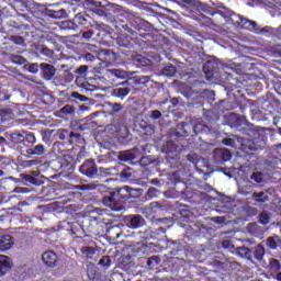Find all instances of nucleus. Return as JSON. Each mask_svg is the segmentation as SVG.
Segmentation results:
<instances>
[{
	"mask_svg": "<svg viewBox=\"0 0 281 281\" xmlns=\"http://www.w3.org/2000/svg\"><path fill=\"white\" fill-rule=\"evenodd\" d=\"M182 3H187V5H191L198 11L206 12L214 16V14H220L224 19H231L234 25L237 27H244V30H249V32H254L255 34H269L270 29L269 26L260 27L258 23L254 20H249L240 14H236L232 9L225 7L222 2L213 3L214 8L202 3L199 0H181Z\"/></svg>",
	"mask_w": 281,
	"mask_h": 281,
	"instance_id": "f257e3e1",
	"label": "nucleus"
},
{
	"mask_svg": "<svg viewBox=\"0 0 281 281\" xmlns=\"http://www.w3.org/2000/svg\"><path fill=\"white\" fill-rule=\"evenodd\" d=\"M97 212L99 213L98 216H90L86 217L81 222V224H78L77 222H71L70 220H64L58 224V228L61 232H68L71 236H78L80 235V232L83 234H91L92 236L99 235V224L103 223V210L97 209Z\"/></svg>",
	"mask_w": 281,
	"mask_h": 281,
	"instance_id": "f03ea898",
	"label": "nucleus"
},
{
	"mask_svg": "<svg viewBox=\"0 0 281 281\" xmlns=\"http://www.w3.org/2000/svg\"><path fill=\"white\" fill-rule=\"evenodd\" d=\"M139 195H142V189H132L128 186H124L111 192V194L103 196L102 203L113 212H121L128 200L139 199Z\"/></svg>",
	"mask_w": 281,
	"mask_h": 281,
	"instance_id": "7ed1b4c3",
	"label": "nucleus"
},
{
	"mask_svg": "<svg viewBox=\"0 0 281 281\" xmlns=\"http://www.w3.org/2000/svg\"><path fill=\"white\" fill-rule=\"evenodd\" d=\"M83 58L90 65H82L76 69V71H88V69H93V71H100L101 69H106V67H113V60L115 58V54L111 52V49H100L98 55H93L92 53H86Z\"/></svg>",
	"mask_w": 281,
	"mask_h": 281,
	"instance_id": "20e7f679",
	"label": "nucleus"
},
{
	"mask_svg": "<svg viewBox=\"0 0 281 281\" xmlns=\"http://www.w3.org/2000/svg\"><path fill=\"white\" fill-rule=\"evenodd\" d=\"M132 74L136 72H106V82L111 83L112 86H130L132 88L138 86H146L149 82V76H136L131 77Z\"/></svg>",
	"mask_w": 281,
	"mask_h": 281,
	"instance_id": "39448f33",
	"label": "nucleus"
},
{
	"mask_svg": "<svg viewBox=\"0 0 281 281\" xmlns=\"http://www.w3.org/2000/svg\"><path fill=\"white\" fill-rule=\"evenodd\" d=\"M79 173L86 176L87 179L95 180L109 175V170L103 167L97 168L95 160L87 159L81 164V166H79Z\"/></svg>",
	"mask_w": 281,
	"mask_h": 281,
	"instance_id": "423d86ee",
	"label": "nucleus"
},
{
	"mask_svg": "<svg viewBox=\"0 0 281 281\" xmlns=\"http://www.w3.org/2000/svg\"><path fill=\"white\" fill-rule=\"evenodd\" d=\"M106 133L114 137L121 145H127L130 142L131 132L128 131V126L123 123L108 125Z\"/></svg>",
	"mask_w": 281,
	"mask_h": 281,
	"instance_id": "0eeeda50",
	"label": "nucleus"
},
{
	"mask_svg": "<svg viewBox=\"0 0 281 281\" xmlns=\"http://www.w3.org/2000/svg\"><path fill=\"white\" fill-rule=\"evenodd\" d=\"M221 69H232L233 71H240L236 63L229 60L224 63L223 60L216 59V57H210L203 65V71H216Z\"/></svg>",
	"mask_w": 281,
	"mask_h": 281,
	"instance_id": "6e6552de",
	"label": "nucleus"
},
{
	"mask_svg": "<svg viewBox=\"0 0 281 281\" xmlns=\"http://www.w3.org/2000/svg\"><path fill=\"white\" fill-rule=\"evenodd\" d=\"M18 151L25 157H41L45 156L46 147L43 144L26 143L15 146Z\"/></svg>",
	"mask_w": 281,
	"mask_h": 281,
	"instance_id": "1a4fd4ad",
	"label": "nucleus"
},
{
	"mask_svg": "<svg viewBox=\"0 0 281 281\" xmlns=\"http://www.w3.org/2000/svg\"><path fill=\"white\" fill-rule=\"evenodd\" d=\"M9 142L13 146H21L27 144H36V135L33 132L25 130L21 132H13L9 135Z\"/></svg>",
	"mask_w": 281,
	"mask_h": 281,
	"instance_id": "9d476101",
	"label": "nucleus"
},
{
	"mask_svg": "<svg viewBox=\"0 0 281 281\" xmlns=\"http://www.w3.org/2000/svg\"><path fill=\"white\" fill-rule=\"evenodd\" d=\"M76 74L81 76V77L76 78V85L79 88H81V89H83L86 91H89V92L97 90V86L94 83L95 82V78H93V77H89V78L86 77V74H88V72H76Z\"/></svg>",
	"mask_w": 281,
	"mask_h": 281,
	"instance_id": "9b49d317",
	"label": "nucleus"
},
{
	"mask_svg": "<svg viewBox=\"0 0 281 281\" xmlns=\"http://www.w3.org/2000/svg\"><path fill=\"white\" fill-rule=\"evenodd\" d=\"M122 222L124 223V225H126V227H128L130 229H138L144 227V225H146V221L144 220V217L139 214H133V215H125L122 218Z\"/></svg>",
	"mask_w": 281,
	"mask_h": 281,
	"instance_id": "f8f14e48",
	"label": "nucleus"
},
{
	"mask_svg": "<svg viewBox=\"0 0 281 281\" xmlns=\"http://www.w3.org/2000/svg\"><path fill=\"white\" fill-rule=\"evenodd\" d=\"M184 267H187V260L172 257L167 260V270L171 272H184Z\"/></svg>",
	"mask_w": 281,
	"mask_h": 281,
	"instance_id": "ddd939ff",
	"label": "nucleus"
},
{
	"mask_svg": "<svg viewBox=\"0 0 281 281\" xmlns=\"http://www.w3.org/2000/svg\"><path fill=\"white\" fill-rule=\"evenodd\" d=\"M202 127L201 124L199 125H191L190 123L182 122L179 124V132H177V135L181 137H189V131L194 132V134H199V131Z\"/></svg>",
	"mask_w": 281,
	"mask_h": 281,
	"instance_id": "4468645a",
	"label": "nucleus"
},
{
	"mask_svg": "<svg viewBox=\"0 0 281 281\" xmlns=\"http://www.w3.org/2000/svg\"><path fill=\"white\" fill-rule=\"evenodd\" d=\"M43 263L48 268H55L58 263V255L53 250H47L43 254Z\"/></svg>",
	"mask_w": 281,
	"mask_h": 281,
	"instance_id": "2eb2a0df",
	"label": "nucleus"
},
{
	"mask_svg": "<svg viewBox=\"0 0 281 281\" xmlns=\"http://www.w3.org/2000/svg\"><path fill=\"white\" fill-rule=\"evenodd\" d=\"M97 127H98L97 122L89 116H87L86 119H81L78 125V130L81 132H86V131L93 132L97 130Z\"/></svg>",
	"mask_w": 281,
	"mask_h": 281,
	"instance_id": "dca6fc26",
	"label": "nucleus"
},
{
	"mask_svg": "<svg viewBox=\"0 0 281 281\" xmlns=\"http://www.w3.org/2000/svg\"><path fill=\"white\" fill-rule=\"evenodd\" d=\"M132 27L137 30V32H148V30H150V23L139 16H136L132 20Z\"/></svg>",
	"mask_w": 281,
	"mask_h": 281,
	"instance_id": "f3484780",
	"label": "nucleus"
},
{
	"mask_svg": "<svg viewBox=\"0 0 281 281\" xmlns=\"http://www.w3.org/2000/svg\"><path fill=\"white\" fill-rule=\"evenodd\" d=\"M63 142H64V144L70 145V146H78L81 148L86 147V138L83 136H81L80 133H78L74 136H70L69 138H66Z\"/></svg>",
	"mask_w": 281,
	"mask_h": 281,
	"instance_id": "a211bd4d",
	"label": "nucleus"
},
{
	"mask_svg": "<svg viewBox=\"0 0 281 281\" xmlns=\"http://www.w3.org/2000/svg\"><path fill=\"white\" fill-rule=\"evenodd\" d=\"M23 181H25L26 184L35 187H41L45 184V181H43L40 175L24 173Z\"/></svg>",
	"mask_w": 281,
	"mask_h": 281,
	"instance_id": "6ab92c4d",
	"label": "nucleus"
},
{
	"mask_svg": "<svg viewBox=\"0 0 281 281\" xmlns=\"http://www.w3.org/2000/svg\"><path fill=\"white\" fill-rule=\"evenodd\" d=\"M24 69H27V71H38V69H42V71H56L53 65L45 64V63H42L41 65L36 63L27 64V65H24Z\"/></svg>",
	"mask_w": 281,
	"mask_h": 281,
	"instance_id": "aec40b11",
	"label": "nucleus"
},
{
	"mask_svg": "<svg viewBox=\"0 0 281 281\" xmlns=\"http://www.w3.org/2000/svg\"><path fill=\"white\" fill-rule=\"evenodd\" d=\"M14 245L13 237L11 235L0 236V252L9 251Z\"/></svg>",
	"mask_w": 281,
	"mask_h": 281,
	"instance_id": "412c9836",
	"label": "nucleus"
},
{
	"mask_svg": "<svg viewBox=\"0 0 281 281\" xmlns=\"http://www.w3.org/2000/svg\"><path fill=\"white\" fill-rule=\"evenodd\" d=\"M13 263L11 262L10 257L0 255V278L5 276V273L10 272Z\"/></svg>",
	"mask_w": 281,
	"mask_h": 281,
	"instance_id": "4be33fe9",
	"label": "nucleus"
},
{
	"mask_svg": "<svg viewBox=\"0 0 281 281\" xmlns=\"http://www.w3.org/2000/svg\"><path fill=\"white\" fill-rule=\"evenodd\" d=\"M133 63L136 67H150V65H153V60L144 55L134 56Z\"/></svg>",
	"mask_w": 281,
	"mask_h": 281,
	"instance_id": "5701e85b",
	"label": "nucleus"
},
{
	"mask_svg": "<svg viewBox=\"0 0 281 281\" xmlns=\"http://www.w3.org/2000/svg\"><path fill=\"white\" fill-rule=\"evenodd\" d=\"M182 97L187 98V100L191 101V104H195L194 100H199L201 98L200 92H195L192 88H187L182 90Z\"/></svg>",
	"mask_w": 281,
	"mask_h": 281,
	"instance_id": "b1692460",
	"label": "nucleus"
},
{
	"mask_svg": "<svg viewBox=\"0 0 281 281\" xmlns=\"http://www.w3.org/2000/svg\"><path fill=\"white\" fill-rule=\"evenodd\" d=\"M79 251L86 260H93V257H95V246H83Z\"/></svg>",
	"mask_w": 281,
	"mask_h": 281,
	"instance_id": "393cba45",
	"label": "nucleus"
},
{
	"mask_svg": "<svg viewBox=\"0 0 281 281\" xmlns=\"http://www.w3.org/2000/svg\"><path fill=\"white\" fill-rule=\"evenodd\" d=\"M173 191L177 194L189 195V189L187 188V183L183 181L175 180Z\"/></svg>",
	"mask_w": 281,
	"mask_h": 281,
	"instance_id": "a878e982",
	"label": "nucleus"
},
{
	"mask_svg": "<svg viewBox=\"0 0 281 281\" xmlns=\"http://www.w3.org/2000/svg\"><path fill=\"white\" fill-rule=\"evenodd\" d=\"M97 186L95 184H78V186H74V184H68L67 189L70 190H76V191H81V192H90L95 190Z\"/></svg>",
	"mask_w": 281,
	"mask_h": 281,
	"instance_id": "bb28decb",
	"label": "nucleus"
},
{
	"mask_svg": "<svg viewBox=\"0 0 281 281\" xmlns=\"http://www.w3.org/2000/svg\"><path fill=\"white\" fill-rule=\"evenodd\" d=\"M131 93V89L128 88H114L112 89V97L119 98V99H124Z\"/></svg>",
	"mask_w": 281,
	"mask_h": 281,
	"instance_id": "cd10ccee",
	"label": "nucleus"
},
{
	"mask_svg": "<svg viewBox=\"0 0 281 281\" xmlns=\"http://www.w3.org/2000/svg\"><path fill=\"white\" fill-rule=\"evenodd\" d=\"M47 14L50 19H67V10H48Z\"/></svg>",
	"mask_w": 281,
	"mask_h": 281,
	"instance_id": "c85d7f7f",
	"label": "nucleus"
},
{
	"mask_svg": "<svg viewBox=\"0 0 281 281\" xmlns=\"http://www.w3.org/2000/svg\"><path fill=\"white\" fill-rule=\"evenodd\" d=\"M79 133H76V132H70L68 130H64V128H60L58 130V132L56 133V136L58 137V139H60L61 142L77 135Z\"/></svg>",
	"mask_w": 281,
	"mask_h": 281,
	"instance_id": "c756f323",
	"label": "nucleus"
},
{
	"mask_svg": "<svg viewBox=\"0 0 281 281\" xmlns=\"http://www.w3.org/2000/svg\"><path fill=\"white\" fill-rule=\"evenodd\" d=\"M216 156H220L221 161H229L232 159V153L228 149H216L214 150Z\"/></svg>",
	"mask_w": 281,
	"mask_h": 281,
	"instance_id": "7c9ffc66",
	"label": "nucleus"
},
{
	"mask_svg": "<svg viewBox=\"0 0 281 281\" xmlns=\"http://www.w3.org/2000/svg\"><path fill=\"white\" fill-rule=\"evenodd\" d=\"M236 252H237V256L245 258L247 260H251V249L245 246H240V247H237Z\"/></svg>",
	"mask_w": 281,
	"mask_h": 281,
	"instance_id": "2f4dec72",
	"label": "nucleus"
},
{
	"mask_svg": "<svg viewBox=\"0 0 281 281\" xmlns=\"http://www.w3.org/2000/svg\"><path fill=\"white\" fill-rule=\"evenodd\" d=\"M265 247L262 245H257L255 246V250L251 251V255L255 257V260L261 261L262 258L265 257Z\"/></svg>",
	"mask_w": 281,
	"mask_h": 281,
	"instance_id": "473e14b6",
	"label": "nucleus"
},
{
	"mask_svg": "<svg viewBox=\"0 0 281 281\" xmlns=\"http://www.w3.org/2000/svg\"><path fill=\"white\" fill-rule=\"evenodd\" d=\"M281 243L280 237L278 235H274V237H268L267 238V247L270 250H277L278 249V244Z\"/></svg>",
	"mask_w": 281,
	"mask_h": 281,
	"instance_id": "72a5a7b5",
	"label": "nucleus"
},
{
	"mask_svg": "<svg viewBox=\"0 0 281 281\" xmlns=\"http://www.w3.org/2000/svg\"><path fill=\"white\" fill-rule=\"evenodd\" d=\"M161 262V260L159 259V257L154 256V257H149L147 258V268L151 271L157 270V267H159V263Z\"/></svg>",
	"mask_w": 281,
	"mask_h": 281,
	"instance_id": "f704fd0d",
	"label": "nucleus"
},
{
	"mask_svg": "<svg viewBox=\"0 0 281 281\" xmlns=\"http://www.w3.org/2000/svg\"><path fill=\"white\" fill-rule=\"evenodd\" d=\"M116 43L120 47H131V36L130 35H121L117 37Z\"/></svg>",
	"mask_w": 281,
	"mask_h": 281,
	"instance_id": "c9c22d12",
	"label": "nucleus"
},
{
	"mask_svg": "<svg viewBox=\"0 0 281 281\" xmlns=\"http://www.w3.org/2000/svg\"><path fill=\"white\" fill-rule=\"evenodd\" d=\"M268 268L271 272L277 273L281 269V265L277 259H270L268 262Z\"/></svg>",
	"mask_w": 281,
	"mask_h": 281,
	"instance_id": "e433bc0d",
	"label": "nucleus"
},
{
	"mask_svg": "<svg viewBox=\"0 0 281 281\" xmlns=\"http://www.w3.org/2000/svg\"><path fill=\"white\" fill-rule=\"evenodd\" d=\"M78 27V24H76L75 21L66 20L60 23L61 30H76Z\"/></svg>",
	"mask_w": 281,
	"mask_h": 281,
	"instance_id": "4c0bfd02",
	"label": "nucleus"
},
{
	"mask_svg": "<svg viewBox=\"0 0 281 281\" xmlns=\"http://www.w3.org/2000/svg\"><path fill=\"white\" fill-rule=\"evenodd\" d=\"M167 247H175L173 250H171V256H176L177 252H179V249L181 248V244L177 240H167Z\"/></svg>",
	"mask_w": 281,
	"mask_h": 281,
	"instance_id": "58836bf2",
	"label": "nucleus"
},
{
	"mask_svg": "<svg viewBox=\"0 0 281 281\" xmlns=\"http://www.w3.org/2000/svg\"><path fill=\"white\" fill-rule=\"evenodd\" d=\"M164 150L167 154H173L177 151V145L173 140H167V143H165Z\"/></svg>",
	"mask_w": 281,
	"mask_h": 281,
	"instance_id": "ea45409f",
	"label": "nucleus"
},
{
	"mask_svg": "<svg viewBox=\"0 0 281 281\" xmlns=\"http://www.w3.org/2000/svg\"><path fill=\"white\" fill-rule=\"evenodd\" d=\"M74 21L76 25H85L86 23H88L89 20H87V15L78 13L75 15Z\"/></svg>",
	"mask_w": 281,
	"mask_h": 281,
	"instance_id": "a19ab883",
	"label": "nucleus"
},
{
	"mask_svg": "<svg viewBox=\"0 0 281 281\" xmlns=\"http://www.w3.org/2000/svg\"><path fill=\"white\" fill-rule=\"evenodd\" d=\"M179 215H181L182 218H190L192 213L188 205H181V209H179Z\"/></svg>",
	"mask_w": 281,
	"mask_h": 281,
	"instance_id": "79ce46f5",
	"label": "nucleus"
},
{
	"mask_svg": "<svg viewBox=\"0 0 281 281\" xmlns=\"http://www.w3.org/2000/svg\"><path fill=\"white\" fill-rule=\"evenodd\" d=\"M159 196V190L156 188H149L146 192V200H153L155 198Z\"/></svg>",
	"mask_w": 281,
	"mask_h": 281,
	"instance_id": "37998d69",
	"label": "nucleus"
},
{
	"mask_svg": "<svg viewBox=\"0 0 281 281\" xmlns=\"http://www.w3.org/2000/svg\"><path fill=\"white\" fill-rule=\"evenodd\" d=\"M70 98L78 100L79 102H88L90 99L87 95L80 94L79 92H71Z\"/></svg>",
	"mask_w": 281,
	"mask_h": 281,
	"instance_id": "c03bdc74",
	"label": "nucleus"
},
{
	"mask_svg": "<svg viewBox=\"0 0 281 281\" xmlns=\"http://www.w3.org/2000/svg\"><path fill=\"white\" fill-rule=\"evenodd\" d=\"M74 112H76V109L70 104H66L60 109V113L64 115H71Z\"/></svg>",
	"mask_w": 281,
	"mask_h": 281,
	"instance_id": "a18cd8bd",
	"label": "nucleus"
},
{
	"mask_svg": "<svg viewBox=\"0 0 281 281\" xmlns=\"http://www.w3.org/2000/svg\"><path fill=\"white\" fill-rule=\"evenodd\" d=\"M11 63H14L15 65H25L26 59H25V57L20 56V55H12Z\"/></svg>",
	"mask_w": 281,
	"mask_h": 281,
	"instance_id": "49530a36",
	"label": "nucleus"
},
{
	"mask_svg": "<svg viewBox=\"0 0 281 281\" xmlns=\"http://www.w3.org/2000/svg\"><path fill=\"white\" fill-rule=\"evenodd\" d=\"M112 261H111V257L109 256H103L100 260H99V266L104 267V268H109L111 267Z\"/></svg>",
	"mask_w": 281,
	"mask_h": 281,
	"instance_id": "de8ad7c7",
	"label": "nucleus"
},
{
	"mask_svg": "<svg viewBox=\"0 0 281 281\" xmlns=\"http://www.w3.org/2000/svg\"><path fill=\"white\" fill-rule=\"evenodd\" d=\"M252 198L259 203H265L267 200H269L268 196H265V192L255 193L252 194Z\"/></svg>",
	"mask_w": 281,
	"mask_h": 281,
	"instance_id": "09e8293b",
	"label": "nucleus"
},
{
	"mask_svg": "<svg viewBox=\"0 0 281 281\" xmlns=\"http://www.w3.org/2000/svg\"><path fill=\"white\" fill-rule=\"evenodd\" d=\"M270 222V215L269 213H260L259 215V223L262 224V225H268Z\"/></svg>",
	"mask_w": 281,
	"mask_h": 281,
	"instance_id": "8fccbe9b",
	"label": "nucleus"
},
{
	"mask_svg": "<svg viewBox=\"0 0 281 281\" xmlns=\"http://www.w3.org/2000/svg\"><path fill=\"white\" fill-rule=\"evenodd\" d=\"M40 54H42V56H46V58H52V56H54V52L45 45L40 49Z\"/></svg>",
	"mask_w": 281,
	"mask_h": 281,
	"instance_id": "3c124183",
	"label": "nucleus"
},
{
	"mask_svg": "<svg viewBox=\"0 0 281 281\" xmlns=\"http://www.w3.org/2000/svg\"><path fill=\"white\" fill-rule=\"evenodd\" d=\"M83 245L86 247H95V241L91 238V235H83Z\"/></svg>",
	"mask_w": 281,
	"mask_h": 281,
	"instance_id": "603ef678",
	"label": "nucleus"
},
{
	"mask_svg": "<svg viewBox=\"0 0 281 281\" xmlns=\"http://www.w3.org/2000/svg\"><path fill=\"white\" fill-rule=\"evenodd\" d=\"M187 160L192 165L199 164V155L198 154H189L187 155Z\"/></svg>",
	"mask_w": 281,
	"mask_h": 281,
	"instance_id": "864d4df0",
	"label": "nucleus"
},
{
	"mask_svg": "<svg viewBox=\"0 0 281 281\" xmlns=\"http://www.w3.org/2000/svg\"><path fill=\"white\" fill-rule=\"evenodd\" d=\"M10 41H11L12 43H14L15 45H23V43H25V41L23 40V37L16 36V35H11Z\"/></svg>",
	"mask_w": 281,
	"mask_h": 281,
	"instance_id": "5fc2aeb1",
	"label": "nucleus"
},
{
	"mask_svg": "<svg viewBox=\"0 0 281 281\" xmlns=\"http://www.w3.org/2000/svg\"><path fill=\"white\" fill-rule=\"evenodd\" d=\"M250 180L255 181V183H262V175L260 172H252Z\"/></svg>",
	"mask_w": 281,
	"mask_h": 281,
	"instance_id": "6e6d98bb",
	"label": "nucleus"
},
{
	"mask_svg": "<svg viewBox=\"0 0 281 281\" xmlns=\"http://www.w3.org/2000/svg\"><path fill=\"white\" fill-rule=\"evenodd\" d=\"M87 3L89 5H93V8H106L108 4H103L100 1H95V0H87Z\"/></svg>",
	"mask_w": 281,
	"mask_h": 281,
	"instance_id": "4d7b16f0",
	"label": "nucleus"
},
{
	"mask_svg": "<svg viewBox=\"0 0 281 281\" xmlns=\"http://www.w3.org/2000/svg\"><path fill=\"white\" fill-rule=\"evenodd\" d=\"M40 161L34 159V160H25L23 161V167L25 168H31L33 166H38Z\"/></svg>",
	"mask_w": 281,
	"mask_h": 281,
	"instance_id": "13d9d810",
	"label": "nucleus"
},
{
	"mask_svg": "<svg viewBox=\"0 0 281 281\" xmlns=\"http://www.w3.org/2000/svg\"><path fill=\"white\" fill-rule=\"evenodd\" d=\"M149 119L157 121L161 119V112L159 110H153L151 114H149Z\"/></svg>",
	"mask_w": 281,
	"mask_h": 281,
	"instance_id": "bf43d9fd",
	"label": "nucleus"
},
{
	"mask_svg": "<svg viewBox=\"0 0 281 281\" xmlns=\"http://www.w3.org/2000/svg\"><path fill=\"white\" fill-rule=\"evenodd\" d=\"M109 106H111L112 112H114V113H119L122 111L121 103H109Z\"/></svg>",
	"mask_w": 281,
	"mask_h": 281,
	"instance_id": "052dcab7",
	"label": "nucleus"
},
{
	"mask_svg": "<svg viewBox=\"0 0 281 281\" xmlns=\"http://www.w3.org/2000/svg\"><path fill=\"white\" fill-rule=\"evenodd\" d=\"M222 144H223L224 146H228V147L234 148L235 140H234V138L227 137V138H224V139L222 140Z\"/></svg>",
	"mask_w": 281,
	"mask_h": 281,
	"instance_id": "680f3d73",
	"label": "nucleus"
},
{
	"mask_svg": "<svg viewBox=\"0 0 281 281\" xmlns=\"http://www.w3.org/2000/svg\"><path fill=\"white\" fill-rule=\"evenodd\" d=\"M119 160H121V161H128V160H132L131 154L121 153V154L119 155Z\"/></svg>",
	"mask_w": 281,
	"mask_h": 281,
	"instance_id": "e2e57ef3",
	"label": "nucleus"
},
{
	"mask_svg": "<svg viewBox=\"0 0 281 281\" xmlns=\"http://www.w3.org/2000/svg\"><path fill=\"white\" fill-rule=\"evenodd\" d=\"M87 49L88 52H92L91 54H93L94 56H98V54L100 53V50H98V46L93 44H89Z\"/></svg>",
	"mask_w": 281,
	"mask_h": 281,
	"instance_id": "0e129e2a",
	"label": "nucleus"
},
{
	"mask_svg": "<svg viewBox=\"0 0 281 281\" xmlns=\"http://www.w3.org/2000/svg\"><path fill=\"white\" fill-rule=\"evenodd\" d=\"M43 47H44V45H41V44H33L32 45V49H33V52L36 53L37 56L41 55V48H43Z\"/></svg>",
	"mask_w": 281,
	"mask_h": 281,
	"instance_id": "69168bd1",
	"label": "nucleus"
},
{
	"mask_svg": "<svg viewBox=\"0 0 281 281\" xmlns=\"http://www.w3.org/2000/svg\"><path fill=\"white\" fill-rule=\"evenodd\" d=\"M212 266L216 267L217 269H224V262L220 260L212 261Z\"/></svg>",
	"mask_w": 281,
	"mask_h": 281,
	"instance_id": "338daca9",
	"label": "nucleus"
},
{
	"mask_svg": "<svg viewBox=\"0 0 281 281\" xmlns=\"http://www.w3.org/2000/svg\"><path fill=\"white\" fill-rule=\"evenodd\" d=\"M274 91H277V94L281 97V81L274 82Z\"/></svg>",
	"mask_w": 281,
	"mask_h": 281,
	"instance_id": "774afa93",
	"label": "nucleus"
}]
</instances>
